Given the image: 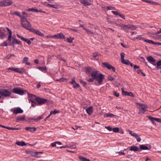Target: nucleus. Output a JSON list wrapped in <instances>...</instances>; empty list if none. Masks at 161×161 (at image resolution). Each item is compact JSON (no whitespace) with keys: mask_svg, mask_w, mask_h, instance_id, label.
Returning <instances> with one entry per match:
<instances>
[{"mask_svg":"<svg viewBox=\"0 0 161 161\" xmlns=\"http://www.w3.org/2000/svg\"><path fill=\"white\" fill-rule=\"evenodd\" d=\"M92 78L87 79V81L90 82H93L94 80L97 82L99 85H101L103 84V80L105 77V76L103 74L99 73L97 70H95L92 71L90 73Z\"/></svg>","mask_w":161,"mask_h":161,"instance_id":"obj_1","label":"nucleus"},{"mask_svg":"<svg viewBox=\"0 0 161 161\" xmlns=\"http://www.w3.org/2000/svg\"><path fill=\"white\" fill-rule=\"evenodd\" d=\"M8 33V40L10 42V43L8 44L9 46H14L15 44H19L22 45L21 42L18 40L16 38L13 37V40L11 42V38L12 37V32L10 30L8 27H6Z\"/></svg>","mask_w":161,"mask_h":161,"instance_id":"obj_2","label":"nucleus"},{"mask_svg":"<svg viewBox=\"0 0 161 161\" xmlns=\"http://www.w3.org/2000/svg\"><path fill=\"white\" fill-rule=\"evenodd\" d=\"M21 23L22 26L26 29L30 31V30L32 29L31 25L30 22L28 21L26 18L24 17L21 20Z\"/></svg>","mask_w":161,"mask_h":161,"instance_id":"obj_3","label":"nucleus"},{"mask_svg":"<svg viewBox=\"0 0 161 161\" xmlns=\"http://www.w3.org/2000/svg\"><path fill=\"white\" fill-rule=\"evenodd\" d=\"M12 92L14 93L19 94L20 95H23L25 93L27 92L26 91H24L20 87L13 88L12 90Z\"/></svg>","mask_w":161,"mask_h":161,"instance_id":"obj_4","label":"nucleus"},{"mask_svg":"<svg viewBox=\"0 0 161 161\" xmlns=\"http://www.w3.org/2000/svg\"><path fill=\"white\" fill-rule=\"evenodd\" d=\"M36 101L37 103V105L39 106H41L43 104H45L48 101V100L47 99L42 98L38 97L36 98Z\"/></svg>","mask_w":161,"mask_h":161,"instance_id":"obj_5","label":"nucleus"},{"mask_svg":"<svg viewBox=\"0 0 161 161\" xmlns=\"http://www.w3.org/2000/svg\"><path fill=\"white\" fill-rule=\"evenodd\" d=\"M13 2L11 0H3L0 2V7H4L11 5Z\"/></svg>","mask_w":161,"mask_h":161,"instance_id":"obj_6","label":"nucleus"},{"mask_svg":"<svg viewBox=\"0 0 161 161\" xmlns=\"http://www.w3.org/2000/svg\"><path fill=\"white\" fill-rule=\"evenodd\" d=\"M139 114H144L145 112L147 111V108L148 106L147 105L139 103Z\"/></svg>","mask_w":161,"mask_h":161,"instance_id":"obj_7","label":"nucleus"},{"mask_svg":"<svg viewBox=\"0 0 161 161\" xmlns=\"http://www.w3.org/2000/svg\"><path fill=\"white\" fill-rule=\"evenodd\" d=\"M11 112H12L13 114L15 115L18 114H21L23 113V110L19 107H17L14 108H12L10 110Z\"/></svg>","mask_w":161,"mask_h":161,"instance_id":"obj_8","label":"nucleus"},{"mask_svg":"<svg viewBox=\"0 0 161 161\" xmlns=\"http://www.w3.org/2000/svg\"><path fill=\"white\" fill-rule=\"evenodd\" d=\"M102 64L104 67L107 68L108 69H112V71L114 72L115 71L116 69L115 67L112 66L109 63L107 62H104L102 63Z\"/></svg>","mask_w":161,"mask_h":161,"instance_id":"obj_9","label":"nucleus"},{"mask_svg":"<svg viewBox=\"0 0 161 161\" xmlns=\"http://www.w3.org/2000/svg\"><path fill=\"white\" fill-rule=\"evenodd\" d=\"M54 39H65V37L64 34L62 33H57L54 35L51 36V37Z\"/></svg>","mask_w":161,"mask_h":161,"instance_id":"obj_10","label":"nucleus"},{"mask_svg":"<svg viewBox=\"0 0 161 161\" xmlns=\"http://www.w3.org/2000/svg\"><path fill=\"white\" fill-rule=\"evenodd\" d=\"M30 31L41 36H43L44 35V34L39 30H36L33 28H32V29L30 30Z\"/></svg>","mask_w":161,"mask_h":161,"instance_id":"obj_11","label":"nucleus"},{"mask_svg":"<svg viewBox=\"0 0 161 161\" xmlns=\"http://www.w3.org/2000/svg\"><path fill=\"white\" fill-rule=\"evenodd\" d=\"M69 83L73 85V87L74 89H76L77 88L80 87V85L76 82L75 77L72 78V80L69 82Z\"/></svg>","mask_w":161,"mask_h":161,"instance_id":"obj_12","label":"nucleus"},{"mask_svg":"<svg viewBox=\"0 0 161 161\" xmlns=\"http://www.w3.org/2000/svg\"><path fill=\"white\" fill-rule=\"evenodd\" d=\"M36 143H37V142H36V143H35L34 144H31L28 143H27V144L29 146H34ZM16 144H17V145L20 146H25L26 145V144L23 141H22L21 142H17L16 143Z\"/></svg>","mask_w":161,"mask_h":161,"instance_id":"obj_13","label":"nucleus"},{"mask_svg":"<svg viewBox=\"0 0 161 161\" xmlns=\"http://www.w3.org/2000/svg\"><path fill=\"white\" fill-rule=\"evenodd\" d=\"M29 153L32 156L36 158L40 157H41V154H42L43 153L42 152H34L32 151L29 152Z\"/></svg>","mask_w":161,"mask_h":161,"instance_id":"obj_14","label":"nucleus"},{"mask_svg":"<svg viewBox=\"0 0 161 161\" xmlns=\"http://www.w3.org/2000/svg\"><path fill=\"white\" fill-rule=\"evenodd\" d=\"M146 145H148V146H147L144 145H141L139 146V151H141L142 150H149L152 147L151 145L146 144Z\"/></svg>","mask_w":161,"mask_h":161,"instance_id":"obj_15","label":"nucleus"},{"mask_svg":"<svg viewBox=\"0 0 161 161\" xmlns=\"http://www.w3.org/2000/svg\"><path fill=\"white\" fill-rule=\"evenodd\" d=\"M19 69H20L19 68H16L14 67H10L8 68V70H11L12 71H15L21 74L22 73L25 71V69H22L20 70H19Z\"/></svg>","mask_w":161,"mask_h":161,"instance_id":"obj_16","label":"nucleus"},{"mask_svg":"<svg viewBox=\"0 0 161 161\" xmlns=\"http://www.w3.org/2000/svg\"><path fill=\"white\" fill-rule=\"evenodd\" d=\"M17 36L19 38H20L22 41L26 42L28 44H31V43L30 39L25 38L19 35V34H16Z\"/></svg>","mask_w":161,"mask_h":161,"instance_id":"obj_17","label":"nucleus"},{"mask_svg":"<svg viewBox=\"0 0 161 161\" xmlns=\"http://www.w3.org/2000/svg\"><path fill=\"white\" fill-rule=\"evenodd\" d=\"M5 32L4 28H0V39H3L6 37Z\"/></svg>","mask_w":161,"mask_h":161,"instance_id":"obj_18","label":"nucleus"},{"mask_svg":"<svg viewBox=\"0 0 161 161\" xmlns=\"http://www.w3.org/2000/svg\"><path fill=\"white\" fill-rule=\"evenodd\" d=\"M148 118L151 121L153 124H154V121H155L159 123L161 122V119L160 118H153L150 116H149Z\"/></svg>","mask_w":161,"mask_h":161,"instance_id":"obj_19","label":"nucleus"},{"mask_svg":"<svg viewBox=\"0 0 161 161\" xmlns=\"http://www.w3.org/2000/svg\"><path fill=\"white\" fill-rule=\"evenodd\" d=\"M27 93L29 98L28 100L29 103H30L31 102L30 100H35L36 101V98L37 97H37L34 94H29L28 92H27Z\"/></svg>","mask_w":161,"mask_h":161,"instance_id":"obj_20","label":"nucleus"},{"mask_svg":"<svg viewBox=\"0 0 161 161\" xmlns=\"http://www.w3.org/2000/svg\"><path fill=\"white\" fill-rule=\"evenodd\" d=\"M122 90V94L123 95L129 96L132 97H134V96L133 93L131 92H128L127 91H124L122 89H121Z\"/></svg>","mask_w":161,"mask_h":161,"instance_id":"obj_21","label":"nucleus"},{"mask_svg":"<svg viewBox=\"0 0 161 161\" xmlns=\"http://www.w3.org/2000/svg\"><path fill=\"white\" fill-rule=\"evenodd\" d=\"M147 59L148 62L153 64H153H154V63H155L156 62L155 59L151 56H149L147 57Z\"/></svg>","mask_w":161,"mask_h":161,"instance_id":"obj_22","label":"nucleus"},{"mask_svg":"<svg viewBox=\"0 0 161 161\" xmlns=\"http://www.w3.org/2000/svg\"><path fill=\"white\" fill-rule=\"evenodd\" d=\"M80 2L82 4H84L85 6H89L91 4V0H81Z\"/></svg>","mask_w":161,"mask_h":161,"instance_id":"obj_23","label":"nucleus"},{"mask_svg":"<svg viewBox=\"0 0 161 161\" xmlns=\"http://www.w3.org/2000/svg\"><path fill=\"white\" fill-rule=\"evenodd\" d=\"M130 148L129 150L130 151H133L134 152H136L137 151H139V148L136 146H132L129 147Z\"/></svg>","mask_w":161,"mask_h":161,"instance_id":"obj_24","label":"nucleus"},{"mask_svg":"<svg viewBox=\"0 0 161 161\" xmlns=\"http://www.w3.org/2000/svg\"><path fill=\"white\" fill-rule=\"evenodd\" d=\"M86 111L87 113L89 115H91L92 114L93 111V107L92 106L89 107L86 109Z\"/></svg>","mask_w":161,"mask_h":161,"instance_id":"obj_25","label":"nucleus"},{"mask_svg":"<svg viewBox=\"0 0 161 161\" xmlns=\"http://www.w3.org/2000/svg\"><path fill=\"white\" fill-rule=\"evenodd\" d=\"M36 128L34 127H26L25 128V130L30 132H34L36 130Z\"/></svg>","mask_w":161,"mask_h":161,"instance_id":"obj_26","label":"nucleus"},{"mask_svg":"<svg viewBox=\"0 0 161 161\" xmlns=\"http://www.w3.org/2000/svg\"><path fill=\"white\" fill-rule=\"evenodd\" d=\"M153 65L156 66V67L157 69H161V60H159L158 61L156 64H153Z\"/></svg>","mask_w":161,"mask_h":161,"instance_id":"obj_27","label":"nucleus"},{"mask_svg":"<svg viewBox=\"0 0 161 161\" xmlns=\"http://www.w3.org/2000/svg\"><path fill=\"white\" fill-rule=\"evenodd\" d=\"M29 58L28 57H25L23 58V60L22 61V63H25L26 65H30L31 64L30 63L27 62Z\"/></svg>","mask_w":161,"mask_h":161,"instance_id":"obj_28","label":"nucleus"},{"mask_svg":"<svg viewBox=\"0 0 161 161\" xmlns=\"http://www.w3.org/2000/svg\"><path fill=\"white\" fill-rule=\"evenodd\" d=\"M25 120V115H23L20 117H18L16 118V121L17 122H19L20 121H24Z\"/></svg>","mask_w":161,"mask_h":161,"instance_id":"obj_29","label":"nucleus"},{"mask_svg":"<svg viewBox=\"0 0 161 161\" xmlns=\"http://www.w3.org/2000/svg\"><path fill=\"white\" fill-rule=\"evenodd\" d=\"M10 14L12 15L15 14L16 16H18L21 18V19L25 17L24 16L20 15V13L19 12H15L11 13Z\"/></svg>","mask_w":161,"mask_h":161,"instance_id":"obj_30","label":"nucleus"},{"mask_svg":"<svg viewBox=\"0 0 161 161\" xmlns=\"http://www.w3.org/2000/svg\"><path fill=\"white\" fill-rule=\"evenodd\" d=\"M79 81L80 83L84 87H85L87 89H89V87L88 86H87V83L86 82L83 81L81 79L79 80Z\"/></svg>","mask_w":161,"mask_h":161,"instance_id":"obj_31","label":"nucleus"},{"mask_svg":"<svg viewBox=\"0 0 161 161\" xmlns=\"http://www.w3.org/2000/svg\"><path fill=\"white\" fill-rule=\"evenodd\" d=\"M42 119V116H39L37 118H29L28 119L29 120H34L35 122H37L38 120H39Z\"/></svg>","mask_w":161,"mask_h":161,"instance_id":"obj_32","label":"nucleus"},{"mask_svg":"<svg viewBox=\"0 0 161 161\" xmlns=\"http://www.w3.org/2000/svg\"><path fill=\"white\" fill-rule=\"evenodd\" d=\"M74 39V38L73 37H69V38H67L66 40L65 39L64 40V41H67V42L68 43H71L73 42V41Z\"/></svg>","mask_w":161,"mask_h":161,"instance_id":"obj_33","label":"nucleus"},{"mask_svg":"<svg viewBox=\"0 0 161 161\" xmlns=\"http://www.w3.org/2000/svg\"><path fill=\"white\" fill-rule=\"evenodd\" d=\"M144 41L145 42H147L148 43L151 44H153L154 45V44L155 43V42H154L153 41L148 40V39H146L145 38V39L144 40Z\"/></svg>","mask_w":161,"mask_h":161,"instance_id":"obj_34","label":"nucleus"},{"mask_svg":"<svg viewBox=\"0 0 161 161\" xmlns=\"http://www.w3.org/2000/svg\"><path fill=\"white\" fill-rule=\"evenodd\" d=\"M78 158L81 161H90L89 159L81 156H79Z\"/></svg>","mask_w":161,"mask_h":161,"instance_id":"obj_35","label":"nucleus"},{"mask_svg":"<svg viewBox=\"0 0 161 161\" xmlns=\"http://www.w3.org/2000/svg\"><path fill=\"white\" fill-rule=\"evenodd\" d=\"M92 68L90 67H87L85 68V71L86 73H91L92 71Z\"/></svg>","mask_w":161,"mask_h":161,"instance_id":"obj_36","label":"nucleus"},{"mask_svg":"<svg viewBox=\"0 0 161 161\" xmlns=\"http://www.w3.org/2000/svg\"><path fill=\"white\" fill-rule=\"evenodd\" d=\"M37 69L42 72H44V70H47V68L45 66L43 67H37Z\"/></svg>","mask_w":161,"mask_h":161,"instance_id":"obj_37","label":"nucleus"},{"mask_svg":"<svg viewBox=\"0 0 161 161\" xmlns=\"http://www.w3.org/2000/svg\"><path fill=\"white\" fill-rule=\"evenodd\" d=\"M115 116V115L111 113H106L104 115V117L106 118H108V117H112Z\"/></svg>","mask_w":161,"mask_h":161,"instance_id":"obj_38","label":"nucleus"},{"mask_svg":"<svg viewBox=\"0 0 161 161\" xmlns=\"http://www.w3.org/2000/svg\"><path fill=\"white\" fill-rule=\"evenodd\" d=\"M46 6L49 7H52L56 9L58 8V6L57 5L55 4H47Z\"/></svg>","mask_w":161,"mask_h":161,"instance_id":"obj_39","label":"nucleus"},{"mask_svg":"<svg viewBox=\"0 0 161 161\" xmlns=\"http://www.w3.org/2000/svg\"><path fill=\"white\" fill-rule=\"evenodd\" d=\"M145 37H142V35H140L137 36L136 37L134 38L135 39H139V40H143V41L145 39Z\"/></svg>","mask_w":161,"mask_h":161,"instance_id":"obj_40","label":"nucleus"},{"mask_svg":"<svg viewBox=\"0 0 161 161\" xmlns=\"http://www.w3.org/2000/svg\"><path fill=\"white\" fill-rule=\"evenodd\" d=\"M129 29H130L132 30H135L137 28L136 26L132 25H129Z\"/></svg>","mask_w":161,"mask_h":161,"instance_id":"obj_41","label":"nucleus"},{"mask_svg":"<svg viewBox=\"0 0 161 161\" xmlns=\"http://www.w3.org/2000/svg\"><path fill=\"white\" fill-rule=\"evenodd\" d=\"M121 62L124 64H125L127 65H129V64L130 63L129 60H125V59H124V60L122 61Z\"/></svg>","mask_w":161,"mask_h":161,"instance_id":"obj_42","label":"nucleus"},{"mask_svg":"<svg viewBox=\"0 0 161 161\" xmlns=\"http://www.w3.org/2000/svg\"><path fill=\"white\" fill-rule=\"evenodd\" d=\"M38 9H35L34 8H30L27 10L28 11L35 12H38Z\"/></svg>","mask_w":161,"mask_h":161,"instance_id":"obj_43","label":"nucleus"},{"mask_svg":"<svg viewBox=\"0 0 161 161\" xmlns=\"http://www.w3.org/2000/svg\"><path fill=\"white\" fill-rule=\"evenodd\" d=\"M59 110H57L56 109L53 110V111H52L50 112V115L52 114H54L57 113H59Z\"/></svg>","mask_w":161,"mask_h":161,"instance_id":"obj_44","label":"nucleus"},{"mask_svg":"<svg viewBox=\"0 0 161 161\" xmlns=\"http://www.w3.org/2000/svg\"><path fill=\"white\" fill-rule=\"evenodd\" d=\"M31 103V106L33 107H35L36 105H37V103H36L33 100H30Z\"/></svg>","mask_w":161,"mask_h":161,"instance_id":"obj_45","label":"nucleus"},{"mask_svg":"<svg viewBox=\"0 0 161 161\" xmlns=\"http://www.w3.org/2000/svg\"><path fill=\"white\" fill-rule=\"evenodd\" d=\"M112 130L114 132H118L119 131V128L117 127L113 128Z\"/></svg>","mask_w":161,"mask_h":161,"instance_id":"obj_46","label":"nucleus"},{"mask_svg":"<svg viewBox=\"0 0 161 161\" xmlns=\"http://www.w3.org/2000/svg\"><path fill=\"white\" fill-rule=\"evenodd\" d=\"M12 56L16 57V56H15L14 54H8L6 58L7 59H9L11 58Z\"/></svg>","mask_w":161,"mask_h":161,"instance_id":"obj_47","label":"nucleus"},{"mask_svg":"<svg viewBox=\"0 0 161 161\" xmlns=\"http://www.w3.org/2000/svg\"><path fill=\"white\" fill-rule=\"evenodd\" d=\"M125 55V54L124 53H120V57H121V61L122 62L124 59H125L124 58V57Z\"/></svg>","mask_w":161,"mask_h":161,"instance_id":"obj_48","label":"nucleus"},{"mask_svg":"<svg viewBox=\"0 0 161 161\" xmlns=\"http://www.w3.org/2000/svg\"><path fill=\"white\" fill-rule=\"evenodd\" d=\"M135 137L136 139L138 142H139L141 141V138L139 136H138L137 134Z\"/></svg>","mask_w":161,"mask_h":161,"instance_id":"obj_49","label":"nucleus"},{"mask_svg":"<svg viewBox=\"0 0 161 161\" xmlns=\"http://www.w3.org/2000/svg\"><path fill=\"white\" fill-rule=\"evenodd\" d=\"M111 12L114 14H115L116 15H119L120 14V13H119L118 11H112Z\"/></svg>","mask_w":161,"mask_h":161,"instance_id":"obj_50","label":"nucleus"},{"mask_svg":"<svg viewBox=\"0 0 161 161\" xmlns=\"http://www.w3.org/2000/svg\"><path fill=\"white\" fill-rule=\"evenodd\" d=\"M99 54V53L98 52H95L93 53L92 56L94 58H95Z\"/></svg>","mask_w":161,"mask_h":161,"instance_id":"obj_51","label":"nucleus"},{"mask_svg":"<svg viewBox=\"0 0 161 161\" xmlns=\"http://www.w3.org/2000/svg\"><path fill=\"white\" fill-rule=\"evenodd\" d=\"M8 45V44H7L6 42L5 41L3 43H1V45H0V46H7Z\"/></svg>","mask_w":161,"mask_h":161,"instance_id":"obj_52","label":"nucleus"},{"mask_svg":"<svg viewBox=\"0 0 161 161\" xmlns=\"http://www.w3.org/2000/svg\"><path fill=\"white\" fill-rule=\"evenodd\" d=\"M113 94L116 97H118L119 96V94L116 91H114Z\"/></svg>","mask_w":161,"mask_h":161,"instance_id":"obj_53","label":"nucleus"},{"mask_svg":"<svg viewBox=\"0 0 161 161\" xmlns=\"http://www.w3.org/2000/svg\"><path fill=\"white\" fill-rule=\"evenodd\" d=\"M115 8L114 7H112L111 6H108L107 7V9L108 10H114L115 9Z\"/></svg>","mask_w":161,"mask_h":161,"instance_id":"obj_54","label":"nucleus"},{"mask_svg":"<svg viewBox=\"0 0 161 161\" xmlns=\"http://www.w3.org/2000/svg\"><path fill=\"white\" fill-rule=\"evenodd\" d=\"M114 80V78L112 77L111 76H108V80L109 81L113 80Z\"/></svg>","mask_w":161,"mask_h":161,"instance_id":"obj_55","label":"nucleus"},{"mask_svg":"<svg viewBox=\"0 0 161 161\" xmlns=\"http://www.w3.org/2000/svg\"><path fill=\"white\" fill-rule=\"evenodd\" d=\"M105 128L109 131H112L113 129H112V128L109 126H105Z\"/></svg>","mask_w":161,"mask_h":161,"instance_id":"obj_56","label":"nucleus"},{"mask_svg":"<svg viewBox=\"0 0 161 161\" xmlns=\"http://www.w3.org/2000/svg\"><path fill=\"white\" fill-rule=\"evenodd\" d=\"M86 32L88 34H94V33L91 31H90L88 30H86Z\"/></svg>","mask_w":161,"mask_h":161,"instance_id":"obj_57","label":"nucleus"},{"mask_svg":"<svg viewBox=\"0 0 161 161\" xmlns=\"http://www.w3.org/2000/svg\"><path fill=\"white\" fill-rule=\"evenodd\" d=\"M118 153L119 155H125V153L124 152H122V151H121L120 152H118Z\"/></svg>","mask_w":161,"mask_h":161,"instance_id":"obj_58","label":"nucleus"},{"mask_svg":"<svg viewBox=\"0 0 161 161\" xmlns=\"http://www.w3.org/2000/svg\"><path fill=\"white\" fill-rule=\"evenodd\" d=\"M69 30L74 31L75 32H78V30L77 29H74V28H70L69 29Z\"/></svg>","mask_w":161,"mask_h":161,"instance_id":"obj_59","label":"nucleus"},{"mask_svg":"<svg viewBox=\"0 0 161 161\" xmlns=\"http://www.w3.org/2000/svg\"><path fill=\"white\" fill-rule=\"evenodd\" d=\"M57 144L56 142H54L53 143H52L51 144V145L53 147H55L56 146V144Z\"/></svg>","mask_w":161,"mask_h":161,"instance_id":"obj_60","label":"nucleus"},{"mask_svg":"<svg viewBox=\"0 0 161 161\" xmlns=\"http://www.w3.org/2000/svg\"><path fill=\"white\" fill-rule=\"evenodd\" d=\"M154 2L152 1H150L148 0V1H147V3L153 5L154 3Z\"/></svg>","mask_w":161,"mask_h":161,"instance_id":"obj_61","label":"nucleus"},{"mask_svg":"<svg viewBox=\"0 0 161 161\" xmlns=\"http://www.w3.org/2000/svg\"><path fill=\"white\" fill-rule=\"evenodd\" d=\"M139 66H137L136 65H134V69L135 70H136V69H139Z\"/></svg>","mask_w":161,"mask_h":161,"instance_id":"obj_62","label":"nucleus"},{"mask_svg":"<svg viewBox=\"0 0 161 161\" xmlns=\"http://www.w3.org/2000/svg\"><path fill=\"white\" fill-rule=\"evenodd\" d=\"M119 16L121 17V18H123V19H125V16L123 14H120L119 15Z\"/></svg>","mask_w":161,"mask_h":161,"instance_id":"obj_63","label":"nucleus"},{"mask_svg":"<svg viewBox=\"0 0 161 161\" xmlns=\"http://www.w3.org/2000/svg\"><path fill=\"white\" fill-rule=\"evenodd\" d=\"M65 80H66V79L64 78H61L59 79V81L60 82H63Z\"/></svg>","mask_w":161,"mask_h":161,"instance_id":"obj_64","label":"nucleus"}]
</instances>
